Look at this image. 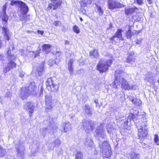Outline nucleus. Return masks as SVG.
Returning <instances> with one entry per match:
<instances>
[{"instance_id":"f257e3e1","label":"nucleus","mask_w":159,"mask_h":159,"mask_svg":"<svg viewBox=\"0 0 159 159\" xmlns=\"http://www.w3.org/2000/svg\"><path fill=\"white\" fill-rule=\"evenodd\" d=\"M115 72V80L114 83L111 84L112 87L117 89V85H119L120 84L122 89H130L131 87L130 85L129 84L128 82L121 77L123 74V71L120 70H118L116 71Z\"/></svg>"},{"instance_id":"f03ea898","label":"nucleus","mask_w":159,"mask_h":159,"mask_svg":"<svg viewBox=\"0 0 159 159\" xmlns=\"http://www.w3.org/2000/svg\"><path fill=\"white\" fill-rule=\"evenodd\" d=\"M14 48L13 46L11 45L7 51V58L9 61L7 66L5 67L3 70V72L4 73H7V72L16 67V64L13 61V60L15 59L16 57L14 55L11 53V50H12Z\"/></svg>"},{"instance_id":"7ed1b4c3","label":"nucleus","mask_w":159,"mask_h":159,"mask_svg":"<svg viewBox=\"0 0 159 159\" xmlns=\"http://www.w3.org/2000/svg\"><path fill=\"white\" fill-rule=\"evenodd\" d=\"M36 88L35 83L34 82L31 83L28 87L23 88L21 89L20 96L23 100L26 99L28 98L29 93L31 95L35 94Z\"/></svg>"},{"instance_id":"20e7f679","label":"nucleus","mask_w":159,"mask_h":159,"mask_svg":"<svg viewBox=\"0 0 159 159\" xmlns=\"http://www.w3.org/2000/svg\"><path fill=\"white\" fill-rule=\"evenodd\" d=\"M111 63V60L105 61L101 59L97 65V69L101 73L105 72L108 69L109 66Z\"/></svg>"},{"instance_id":"39448f33","label":"nucleus","mask_w":159,"mask_h":159,"mask_svg":"<svg viewBox=\"0 0 159 159\" xmlns=\"http://www.w3.org/2000/svg\"><path fill=\"white\" fill-rule=\"evenodd\" d=\"M82 126L87 132H92L96 127L95 123L91 120H83L82 122Z\"/></svg>"},{"instance_id":"423d86ee","label":"nucleus","mask_w":159,"mask_h":159,"mask_svg":"<svg viewBox=\"0 0 159 159\" xmlns=\"http://www.w3.org/2000/svg\"><path fill=\"white\" fill-rule=\"evenodd\" d=\"M47 88L49 91L52 92H56L58 89V86L54 83L52 78L48 79L46 82Z\"/></svg>"},{"instance_id":"0eeeda50","label":"nucleus","mask_w":159,"mask_h":159,"mask_svg":"<svg viewBox=\"0 0 159 159\" xmlns=\"http://www.w3.org/2000/svg\"><path fill=\"white\" fill-rule=\"evenodd\" d=\"M29 7L25 4L22 1H21L18 6L17 14L18 15H26L29 11Z\"/></svg>"},{"instance_id":"6e6552de","label":"nucleus","mask_w":159,"mask_h":159,"mask_svg":"<svg viewBox=\"0 0 159 159\" xmlns=\"http://www.w3.org/2000/svg\"><path fill=\"white\" fill-rule=\"evenodd\" d=\"M54 100L52 99V96L50 93L46 94L45 96V104L46 108L51 109L53 107Z\"/></svg>"},{"instance_id":"1a4fd4ad","label":"nucleus","mask_w":159,"mask_h":159,"mask_svg":"<svg viewBox=\"0 0 159 159\" xmlns=\"http://www.w3.org/2000/svg\"><path fill=\"white\" fill-rule=\"evenodd\" d=\"M109 146L108 143L106 141H104L99 145L100 148L102 150V152L106 155L107 157H109L111 156V152L108 149Z\"/></svg>"},{"instance_id":"9d476101","label":"nucleus","mask_w":159,"mask_h":159,"mask_svg":"<svg viewBox=\"0 0 159 159\" xmlns=\"http://www.w3.org/2000/svg\"><path fill=\"white\" fill-rule=\"evenodd\" d=\"M108 4V8L111 9H114L116 8H121L125 7L124 5L112 0H109Z\"/></svg>"},{"instance_id":"9b49d317","label":"nucleus","mask_w":159,"mask_h":159,"mask_svg":"<svg viewBox=\"0 0 159 159\" xmlns=\"http://www.w3.org/2000/svg\"><path fill=\"white\" fill-rule=\"evenodd\" d=\"M34 107L33 104L30 102L25 103L24 105V109L29 112L30 116L32 115L31 114L33 112Z\"/></svg>"},{"instance_id":"f8f14e48","label":"nucleus","mask_w":159,"mask_h":159,"mask_svg":"<svg viewBox=\"0 0 159 159\" xmlns=\"http://www.w3.org/2000/svg\"><path fill=\"white\" fill-rule=\"evenodd\" d=\"M96 133L100 137H104V131L103 129V124H100L97 127L95 130Z\"/></svg>"},{"instance_id":"ddd939ff","label":"nucleus","mask_w":159,"mask_h":159,"mask_svg":"<svg viewBox=\"0 0 159 159\" xmlns=\"http://www.w3.org/2000/svg\"><path fill=\"white\" fill-rule=\"evenodd\" d=\"M61 4V2H52L49 3L47 7V10H49L51 9L56 10L57 7H60Z\"/></svg>"},{"instance_id":"4468645a","label":"nucleus","mask_w":159,"mask_h":159,"mask_svg":"<svg viewBox=\"0 0 159 159\" xmlns=\"http://www.w3.org/2000/svg\"><path fill=\"white\" fill-rule=\"evenodd\" d=\"M138 134L140 138H144L147 136L148 134L147 129H143L142 127H140L139 129H138Z\"/></svg>"},{"instance_id":"2eb2a0df","label":"nucleus","mask_w":159,"mask_h":159,"mask_svg":"<svg viewBox=\"0 0 159 159\" xmlns=\"http://www.w3.org/2000/svg\"><path fill=\"white\" fill-rule=\"evenodd\" d=\"M48 128L49 129V133L53 132L56 130L57 129V127L56 124L53 121L50 122L49 123Z\"/></svg>"},{"instance_id":"dca6fc26","label":"nucleus","mask_w":159,"mask_h":159,"mask_svg":"<svg viewBox=\"0 0 159 159\" xmlns=\"http://www.w3.org/2000/svg\"><path fill=\"white\" fill-rule=\"evenodd\" d=\"M3 32L4 33V38L7 40L10 39L9 33L8 29L6 27H3L2 28Z\"/></svg>"},{"instance_id":"f3484780","label":"nucleus","mask_w":159,"mask_h":159,"mask_svg":"<svg viewBox=\"0 0 159 159\" xmlns=\"http://www.w3.org/2000/svg\"><path fill=\"white\" fill-rule=\"evenodd\" d=\"M141 122H139V126H138V129H139L140 127H142L143 129H148L147 128V121L145 119L143 118V119H141Z\"/></svg>"},{"instance_id":"a211bd4d","label":"nucleus","mask_w":159,"mask_h":159,"mask_svg":"<svg viewBox=\"0 0 159 159\" xmlns=\"http://www.w3.org/2000/svg\"><path fill=\"white\" fill-rule=\"evenodd\" d=\"M74 61V60L73 59H71L69 61L68 64L69 71L71 75H72L73 73L74 70L72 66V64Z\"/></svg>"},{"instance_id":"6ab92c4d","label":"nucleus","mask_w":159,"mask_h":159,"mask_svg":"<svg viewBox=\"0 0 159 159\" xmlns=\"http://www.w3.org/2000/svg\"><path fill=\"white\" fill-rule=\"evenodd\" d=\"M135 56L134 52H133L129 53L128 54V57L127 59V62H130L132 61H134L135 60Z\"/></svg>"},{"instance_id":"aec40b11","label":"nucleus","mask_w":159,"mask_h":159,"mask_svg":"<svg viewBox=\"0 0 159 159\" xmlns=\"http://www.w3.org/2000/svg\"><path fill=\"white\" fill-rule=\"evenodd\" d=\"M123 31V30L121 29H118L114 34L115 37L117 38L119 40H123L122 34V32Z\"/></svg>"},{"instance_id":"412c9836","label":"nucleus","mask_w":159,"mask_h":159,"mask_svg":"<svg viewBox=\"0 0 159 159\" xmlns=\"http://www.w3.org/2000/svg\"><path fill=\"white\" fill-rule=\"evenodd\" d=\"M84 144L87 147H90L93 146V142L91 138H87L84 142Z\"/></svg>"},{"instance_id":"4be33fe9","label":"nucleus","mask_w":159,"mask_h":159,"mask_svg":"<svg viewBox=\"0 0 159 159\" xmlns=\"http://www.w3.org/2000/svg\"><path fill=\"white\" fill-rule=\"evenodd\" d=\"M25 148L21 146H19L18 147H16V151L18 155L20 156H23L25 152Z\"/></svg>"},{"instance_id":"5701e85b","label":"nucleus","mask_w":159,"mask_h":159,"mask_svg":"<svg viewBox=\"0 0 159 159\" xmlns=\"http://www.w3.org/2000/svg\"><path fill=\"white\" fill-rule=\"evenodd\" d=\"M51 47L52 45L50 44H44L42 46L43 51L48 54L50 51V48Z\"/></svg>"},{"instance_id":"b1692460","label":"nucleus","mask_w":159,"mask_h":159,"mask_svg":"<svg viewBox=\"0 0 159 159\" xmlns=\"http://www.w3.org/2000/svg\"><path fill=\"white\" fill-rule=\"evenodd\" d=\"M137 9L135 8H126L125 9V14L128 16L130 14H132L135 11V10Z\"/></svg>"},{"instance_id":"393cba45","label":"nucleus","mask_w":159,"mask_h":159,"mask_svg":"<svg viewBox=\"0 0 159 159\" xmlns=\"http://www.w3.org/2000/svg\"><path fill=\"white\" fill-rule=\"evenodd\" d=\"M140 154L135 152H131L129 154L130 159H139Z\"/></svg>"},{"instance_id":"a878e982","label":"nucleus","mask_w":159,"mask_h":159,"mask_svg":"<svg viewBox=\"0 0 159 159\" xmlns=\"http://www.w3.org/2000/svg\"><path fill=\"white\" fill-rule=\"evenodd\" d=\"M131 102L134 104L135 105L138 107L140 105L141 103V101L139 99H137L136 98H132Z\"/></svg>"},{"instance_id":"bb28decb","label":"nucleus","mask_w":159,"mask_h":159,"mask_svg":"<svg viewBox=\"0 0 159 159\" xmlns=\"http://www.w3.org/2000/svg\"><path fill=\"white\" fill-rule=\"evenodd\" d=\"M63 124L64 126V132H66L70 130L71 129V125L70 123L69 122L66 123L65 124L64 123Z\"/></svg>"},{"instance_id":"cd10ccee","label":"nucleus","mask_w":159,"mask_h":159,"mask_svg":"<svg viewBox=\"0 0 159 159\" xmlns=\"http://www.w3.org/2000/svg\"><path fill=\"white\" fill-rule=\"evenodd\" d=\"M84 109L85 113L88 115L92 114V110L90 109V107L88 105L86 104L84 107Z\"/></svg>"},{"instance_id":"c85d7f7f","label":"nucleus","mask_w":159,"mask_h":159,"mask_svg":"<svg viewBox=\"0 0 159 159\" xmlns=\"http://www.w3.org/2000/svg\"><path fill=\"white\" fill-rule=\"evenodd\" d=\"M6 153V150L0 145V157H3Z\"/></svg>"},{"instance_id":"c756f323","label":"nucleus","mask_w":159,"mask_h":159,"mask_svg":"<svg viewBox=\"0 0 159 159\" xmlns=\"http://www.w3.org/2000/svg\"><path fill=\"white\" fill-rule=\"evenodd\" d=\"M90 55L95 57H97L98 56V51L97 49H94L93 50L90 52Z\"/></svg>"},{"instance_id":"7c9ffc66","label":"nucleus","mask_w":159,"mask_h":159,"mask_svg":"<svg viewBox=\"0 0 159 159\" xmlns=\"http://www.w3.org/2000/svg\"><path fill=\"white\" fill-rule=\"evenodd\" d=\"M20 18V20L25 22L28 20L27 16L26 15H18Z\"/></svg>"},{"instance_id":"2f4dec72","label":"nucleus","mask_w":159,"mask_h":159,"mask_svg":"<svg viewBox=\"0 0 159 159\" xmlns=\"http://www.w3.org/2000/svg\"><path fill=\"white\" fill-rule=\"evenodd\" d=\"M126 35L127 39H131L132 37L134 35V34L131 32L130 30H129L126 32Z\"/></svg>"},{"instance_id":"473e14b6","label":"nucleus","mask_w":159,"mask_h":159,"mask_svg":"<svg viewBox=\"0 0 159 159\" xmlns=\"http://www.w3.org/2000/svg\"><path fill=\"white\" fill-rule=\"evenodd\" d=\"M49 129L48 128V127L43 129H40V132L43 135L45 134L47 132L49 133Z\"/></svg>"},{"instance_id":"72a5a7b5","label":"nucleus","mask_w":159,"mask_h":159,"mask_svg":"<svg viewBox=\"0 0 159 159\" xmlns=\"http://www.w3.org/2000/svg\"><path fill=\"white\" fill-rule=\"evenodd\" d=\"M97 10L99 16H102L103 13V11L100 6L97 5Z\"/></svg>"},{"instance_id":"f704fd0d","label":"nucleus","mask_w":159,"mask_h":159,"mask_svg":"<svg viewBox=\"0 0 159 159\" xmlns=\"http://www.w3.org/2000/svg\"><path fill=\"white\" fill-rule=\"evenodd\" d=\"M75 159H82L83 154L80 152H78L75 155Z\"/></svg>"},{"instance_id":"c9c22d12","label":"nucleus","mask_w":159,"mask_h":159,"mask_svg":"<svg viewBox=\"0 0 159 159\" xmlns=\"http://www.w3.org/2000/svg\"><path fill=\"white\" fill-rule=\"evenodd\" d=\"M21 1L19 0H11V1L10 4L12 6H14L16 4H18L19 6Z\"/></svg>"},{"instance_id":"e433bc0d","label":"nucleus","mask_w":159,"mask_h":159,"mask_svg":"<svg viewBox=\"0 0 159 159\" xmlns=\"http://www.w3.org/2000/svg\"><path fill=\"white\" fill-rule=\"evenodd\" d=\"M74 31L77 34H79L80 32V29L79 27L75 25L73 27Z\"/></svg>"},{"instance_id":"4c0bfd02","label":"nucleus","mask_w":159,"mask_h":159,"mask_svg":"<svg viewBox=\"0 0 159 159\" xmlns=\"http://www.w3.org/2000/svg\"><path fill=\"white\" fill-rule=\"evenodd\" d=\"M154 141L157 145H159V139L157 134H155V135Z\"/></svg>"},{"instance_id":"58836bf2","label":"nucleus","mask_w":159,"mask_h":159,"mask_svg":"<svg viewBox=\"0 0 159 159\" xmlns=\"http://www.w3.org/2000/svg\"><path fill=\"white\" fill-rule=\"evenodd\" d=\"M56 146H58L61 144V141L59 139H56L54 142Z\"/></svg>"},{"instance_id":"ea45409f","label":"nucleus","mask_w":159,"mask_h":159,"mask_svg":"<svg viewBox=\"0 0 159 159\" xmlns=\"http://www.w3.org/2000/svg\"><path fill=\"white\" fill-rule=\"evenodd\" d=\"M82 2L84 3V5H86L87 3L91 4L92 2L91 0H82Z\"/></svg>"},{"instance_id":"a19ab883","label":"nucleus","mask_w":159,"mask_h":159,"mask_svg":"<svg viewBox=\"0 0 159 159\" xmlns=\"http://www.w3.org/2000/svg\"><path fill=\"white\" fill-rule=\"evenodd\" d=\"M129 118H130L131 119H132L134 121V120H133L134 119H135L136 118V116L134 115V114H133L132 113H131L130 114V115H129Z\"/></svg>"},{"instance_id":"79ce46f5","label":"nucleus","mask_w":159,"mask_h":159,"mask_svg":"<svg viewBox=\"0 0 159 159\" xmlns=\"http://www.w3.org/2000/svg\"><path fill=\"white\" fill-rule=\"evenodd\" d=\"M2 15H3V20L5 21H6L7 19V16L6 15V13H2Z\"/></svg>"},{"instance_id":"37998d69","label":"nucleus","mask_w":159,"mask_h":159,"mask_svg":"<svg viewBox=\"0 0 159 159\" xmlns=\"http://www.w3.org/2000/svg\"><path fill=\"white\" fill-rule=\"evenodd\" d=\"M43 66H40L39 67H38L37 68V70L39 72H42L43 71Z\"/></svg>"},{"instance_id":"c03bdc74","label":"nucleus","mask_w":159,"mask_h":159,"mask_svg":"<svg viewBox=\"0 0 159 159\" xmlns=\"http://www.w3.org/2000/svg\"><path fill=\"white\" fill-rule=\"evenodd\" d=\"M7 8L6 3L5 4L3 7L2 9V13H6V10Z\"/></svg>"},{"instance_id":"a18cd8bd","label":"nucleus","mask_w":159,"mask_h":159,"mask_svg":"<svg viewBox=\"0 0 159 159\" xmlns=\"http://www.w3.org/2000/svg\"><path fill=\"white\" fill-rule=\"evenodd\" d=\"M135 1L139 5H141L143 3V0H135Z\"/></svg>"},{"instance_id":"49530a36","label":"nucleus","mask_w":159,"mask_h":159,"mask_svg":"<svg viewBox=\"0 0 159 159\" xmlns=\"http://www.w3.org/2000/svg\"><path fill=\"white\" fill-rule=\"evenodd\" d=\"M25 73L23 71H20L19 73V75L20 77L22 78L24 77Z\"/></svg>"},{"instance_id":"de8ad7c7","label":"nucleus","mask_w":159,"mask_h":159,"mask_svg":"<svg viewBox=\"0 0 159 159\" xmlns=\"http://www.w3.org/2000/svg\"><path fill=\"white\" fill-rule=\"evenodd\" d=\"M59 23V21H55L53 23V25L56 26H57L58 25Z\"/></svg>"},{"instance_id":"09e8293b","label":"nucleus","mask_w":159,"mask_h":159,"mask_svg":"<svg viewBox=\"0 0 159 159\" xmlns=\"http://www.w3.org/2000/svg\"><path fill=\"white\" fill-rule=\"evenodd\" d=\"M52 2H61V0H50Z\"/></svg>"},{"instance_id":"8fccbe9b","label":"nucleus","mask_w":159,"mask_h":159,"mask_svg":"<svg viewBox=\"0 0 159 159\" xmlns=\"http://www.w3.org/2000/svg\"><path fill=\"white\" fill-rule=\"evenodd\" d=\"M65 45H69L70 44V42L68 40H65Z\"/></svg>"},{"instance_id":"3c124183","label":"nucleus","mask_w":159,"mask_h":159,"mask_svg":"<svg viewBox=\"0 0 159 159\" xmlns=\"http://www.w3.org/2000/svg\"><path fill=\"white\" fill-rule=\"evenodd\" d=\"M38 33H39V34H42L43 33V31L39 30H38Z\"/></svg>"},{"instance_id":"603ef678","label":"nucleus","mask_w":159,"mask_h":159,"mask_svg":"<svg viewBox=\"0 0 159 159\" xmlns=\"http://www.w3.org/2000/svg\"><path fill=\"white\" fill-rule=\"evenodd\" d=\"M116 37H115V35L113 36L112 37H111L110 38V39L111 40H112L113 41L114 40V38Z\"/></svg>"},{"instance_id":"864d4df0","label":"nucleus","mask_w":159,"mask_h":159,"mask_svg":"<svg viewBox=\"0 0 159 159\" xmlns=\"http://www.w3.org/2000/svg\"><path fill=\"white\" fill-rule=\"evenodd\" d=\"M147 1L150 4L152 3V0H147Z\"/></svg>"},{"instance_id":"5fc2aeb1","label":"nucleus","mask_w":159,"mask_h":159,"mask_svg":"<svg viewBox=\"0 0 159 159\" xmlns=\"http://www.w3.org/2000/svg\"><path fill=\"white\" fill-rule=\"evenodd\" d=\"M116 120H120V118H121V117H119L118 116H116Z\"/></svg>"},{"instance_id":"6e6d98bb","label":"nucleus","mask_w":159,"mask_h":159,"mask_svg":"<svg viewBox=\"0 0 159 159\" xmlns=\"http://www.w3.org/2000/svg\"><path fill=\"white\" fill-rule=\"evenodd\" d=\"M3 59V55L0 54V60H2Z\"/></svg>"},{"instance_id":"4d7b16f0","label":"nucleus","mask_w":159,"mask_h":159,"mask_svg":"<svg viewBox=\"0 0 159 159\" xmlns=\"http://www.w3.org/2000/svg\"><path fill=\"white\" fill-rule=\"evenodd\" d=\"M112 27V24H109V28H107V29H109V28H111V27Z\"/></svg>"},{"instance_id":"13d9d810","label":"nucleus","mask_w":159,"mask_h":159,"mask_svg":"<svg viewBox=\"0 0 159 159\" xmlns=\"http://www.w3.org/2000/svg\"><path fill=\"white\" fill-rule=\"evenodd\" d=\"M119 94H120V93H117L116 94V96L117 97L118 96V95Z\"/></svg>"},{"instance_id":"bf43d9fd","label":"nucleus","mask_w":159,"mask_h":159,"mask_svg":"<svg viewBox=\"0 0 159 159\" xmlns=\"http://www.w3.org/2000/svg\"><path fill=\"white\" fill-rule=\"evenodd\" d=\"M80 20L81 21H82L83 20V19L81 17L80 18Z\"/></svg>"},{"instance_id":"052dcab7","label":"nucleus","mask_w":159,"mask_h":159,"mask_svg":"<svg viewBox=\"0 0 159 159\" xmlns=\"http://www.w3.org/2000/svg\"><path fill=\"white\" fill-rule=\"evenodd\" d=\"M94 102L96 104H97L98 103V102L96 101V100H94Z\"/></svg>"},{"instance_id":"680f3d73","label":"nucleus","mask_w":159,"mask_h":159,"mask_svg":"<svg viewBox=\"0 0 159 159\" xmlns=\"http://www.w3.org/2000/svg\"><path fill=\"white\" fill-rule=\"evenodd\" d=\"M140 43V42H139L138 41H137V44H139V43Z\"/></svg>"},{"instance_id":"e2e57ef3","label":"nucleus","mask_w":159,"mask_h":159,"mask_svg":"<svg viewBox=\"0 0 159 159\" xmlns=\"http://www.w3.org/2000/svg\"><path fill=\"white\" fill-rule=\"evenodd\" d=\"M157 82H158V83H159V79L158 80Z\"/></svg>"}]
</instances>
